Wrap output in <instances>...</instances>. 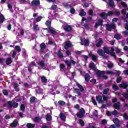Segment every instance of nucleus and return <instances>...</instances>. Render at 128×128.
Instances as JSON below:
<instances>
[{"label":"nucleus","instance_id":"nucleus-55","mask_svg":"<svg viewBox=\"0 0 128 128\" xmlns=\"http://www.w3.org/2000/svg\"><path fill=\"white\" fill-rule=\"evenodd\" d=\"M106 74H107L108 75H111V76H114V72L112 71H110V70H107L106 71Z\"/></svg>","mask_w":128,"mask_h":128},{"label":"nucleus","instance_id":"nucleus-59","mask_svg":"<svg viewBox=\"0 0 128 128\" xmlns=\"http://www.w3.org/2000/svg\"><path fill=\"white\" fill-rule=\"evenodd\" d=\"M121 5L122 6H123V8H128V4H126L124 2H122Z\"/></svg>","mask_w":128,"mask_h":128},{"label":"nucleus","instance_id":"nucleus-27","mask_svg":"<svg viewBox=\"0 0 128 128\" xmlns=\"http://www.w3.org/2000/svg\"><path fill=\"white\" fill-rule=\"evenodd\" d=\"M104 52H105V54H110V51L107 47H104Z\"/></svg>","mask_w":128,"mask_h":128},{"label":"nucleus","instance_id":"nucleus-1","mask_svg":"<svg viewBox=\"0 0 128 128\" xmlns=\"http://www.w3.org/2000/svg\"><path fill=\"white\" fill-rule=\"evenodd\" d=\"M76 86L78 87L80 90L78 88H75L74 89V92L75 94H78L79 96H82L81 92H84V86L80 84V83H77Z\"/></svg>","mask_w":128,"mask_h":128},{"label":"nucleus","instance_id":"nucleus-32","mask_svg":"<svg viewBox=\"0 0 128 128\" xmlns=\"http://www.w3.org/2000/svg\"><path fill=\"white\" fill-rule=\"evenodd\" d=\"M38 66H41V68H44L46 66V63H44V60H42L38 63Z\"/></svg>","mask_w":128,"mask_h":128},{"label":"nucleus","instance_id":"nucleus-14","mask_svg":"<svg viewBox=\"0 0 128 128\" xmlns=\"http://www.w3.org/2000/svg\"><path fill=\"white\" fill-rule=\"evenodd\" d=\"M113 122H114V124H115L116 126H117V128H120V120H118V118H114L113 120Z\"/></svg>","mask_w":128,"mask_h":128},{"label":"nucleus","instance_id":"nucleus-45","mask_svg":"<svg viewBox=\"0 0 128 128\" xmlns=\"http://www.w3.org/2000/svg\"><path fill=\"white\" fill-rule=\"evenodd\" d=\"M66 103L64 101L60 100L58 102V104H60V106H66Z\"/></svg>","mask_w":128,"mask_h":128},{"label":"nucleus","instance_id":"nucleus-9","mask_svg":"<svg viewBox=\"0 0 128 128\" xmlns=\"http://www.w3.org/2000/svg\"><path fill=\"white\" fill-rule=\"evenodd\" d=\"M81 44L82 46H90V41L86 39H81Z\"/></svg>","mask_w":128,"mask_h":128},{"label":"nucleus","instance_id":"nucleus-44","mask_svg":"<svg viewBox=\"0 0 128 128\" xmlns=\"http://www.w3.org/2000/svg\"><path fill=\"white\" fill-rule=\"evenodd\" d=\"M114 16H120V12L118 10L114 12Z\"/></svg>","mask_w":128,"mask_h":128},{"label":"nucleus","instance_id":"nucleus-42","mask_svg":"<svg viewBox=\"0 0 128 128\" xmlns=\"http://www.w3.org/2000/svg\"><path fill=\"white\" fill-rule=\"evenodd\" d=\"M89 68L90 70H94V68H96V64L94 63H92L90 64Z\"/></svg>","mask_w":128,"mask_h":128},{"label":"nucleus","instance_id":"nucleus-36","mask_svg":"<svg viewBox=\"0 0 128 128\" xmlns=\"http://www.w3.org/2000/svg\"><path fill=\"white\" fill-rule=\"evenodd\" d=\"M36 125L34 124H32L30 123L26 125V128H34Z\"/></svg>","mask_w":128,"mask_h":128},{"label":"nucleus","instance_id":"nucleus-62","mask_svg":"<svg viewBox=\"0 0 128 128\" xmlns=\"http://www.w3.org/2000/svg\"><path fill=\"white\" fill-rule=\"evenodd\" d=\"M108 124V121H106V120H103L102 121V124L103 126H104Z\"/></svg>","mask_w":128,"mask_h":128},{"label":"nucleus","instance_id":"nucleus-56","mask_svg":"<svg viewBox=\"0 0 128 128\" xmlns=\"http://www.w3.org/2000/svg\"><path fill=\"white\" fill-rule=\"evenodd\" d=\"M123 118L126 120H128V115L126 113H124Z\"/></svg>","mask_w":128,"mask_h":128},{"label":"nucleus","instance_id":"nucleus-43","mask_svg":"<svg viewBox=\"0 0 128 128\" xmlns=\"http://www.w3.org/2000/svg\"><path fill=\"white\" fill-rule=\"evenodd\" d=\"M108 92H110V88H107L104 89L103 91V94L104 95H106L108 94Z\"/></svg>","mask_w":128,"mask_h":128},{"label":"nucleus","instance_id":"nucleus-7","mask_svg":"<svg viewBox=\"0 0 128 128\" xmlns=\"http://www.w3.org/2000/svg\"><path fill=\"white\" fill-rule=\"evenodd\" d=\"M46 30H47L50 34H52L53 36L56 34V31L54 30V28L51 27V28H46Z\"/></svg>","mask_w":128,"mask_h":128},{"label":"nucleus","instance_id":"nucleus-10","mask_svg":"<svg viewBox=\"0 0 128 128\" xmlns=\"http://www.w3.org/2000/svg\"><path fill=\"white\" fill-rule=\"evenodd\" d=\"M104 74H106V71L98 70L96 73V76H97L98 78H102V76H104Z\"/></svg>","mask_w":128,"mask_h":128},{"label":"nucleus","instance_id":"nucleus-8","mask_svg":"<svg viewBox=\"0 0 128 128\" xmlns=\"http://www.w3.org/2000/svg\"><path fill=\"white\" fill-rule=\"evenodd\" d=\"M64 30L66 32H70L72 30V28L70 26L66 25L64 26Z\"/></svg>","mask_w":128,"mask_h":128},{"label":"nucleus","instance_id":"nucleus-39","mask_svg":"<svg viewBox=\"0 0 128 128\" xmlns=\"http://www.w3.org/2000/svg\"><path fill=\"white\" fill-rule=\"evenodd\" d=\"M36 97L34 96H32L30 98V102L31 104H34V102H36Z\"/></svg>","mask_w":128,"mask_h":128},{"label":"nucleus","instance_id":"nucleus-13","mask_svg":"<svg viewBox=\"0 0 128 128\" xmlns=\"http://www.w3.org/2000/svg\"><path fill=\"white\" fill-rule=\"evenodd\" d=\"M90 58H91L93 61L94 62H98V58H96V56L95 55L92 54V52H90V53L88 54Z\"/></svg>","mask_w":128,"mask_h":128},{"label":"nucleus","instance_id":"nucleus-11","mask_svg":"<svg viewBox=\"0 0 128 128\" xmlns=\"http://www.w3.org/2000/svg\"><path fill=\"white\" fill-rule=\"evenodd\" d=\"M40 52H42V54H44V50H46V44L44 43H42L40 45Z\"/></svg>","mask_w":128,"mask_h":128},{"label":"nucleus","instance_id":"nucleus-23","mask_svg":"<svg viewBox=\"0 0 128 128\" xmlns=\"http://www.w3.org/2000/svg\"><path fill=\"white\" fill-rule=\"evenodd\" d=\"M40 78L42 84H48V80L46 79V77L43 76H40Z\"/></svg>","mask_w":128,"mask_h":128},{"label":"nucleus","instance_id":"nucleus-19","mask_svg":"<svg viewBox=\"0 0 128 128\" xmlns=\"http://www.w3.org/2000/svg\"><path fill=\"white\" fill-rule=\"evenodd\" d=\"M97 52L100 56H106L104 51L102 50V49L98 50Z\"/></svg>","mask_w":128,"mask_h":128},{"label":"nucleus","instance_id":"nucleus-54","mask_svg":"<svg viewBox=\"0 0 128 128\" xmlns=\"http://www.w3.org/2000/svg\"><path fill=\"white\" fill-rule=\"evenodd\" d=\"M123 96L126 98V100H128V90L126 92V93H124L123 94Z\"/></svg>","mask_w":128,"mask_h":128},{"label":"nucleus","instance_id":"nucleus-22","mask_svg":"<svg viewBox=\"0 0 128 128\" xmlns=\"http://www.w3.org/2000/svg\"><path fill=\"white\" fill-rule=\"evenodd\" d=\"M102 44H104V40H102V38H100L98 40V42L96 44V46L97 48H100V46H102Z\"/></svg>","mask_w":128,"mask_h":128},{"label":"nucleus","instance_id":"nucleus-57","mask_svg":"<svg viewBox=\"0 0 128 128\" xmlns=\"http://www.w3.org/2000/svg\"><path fill=\"white\" fill-rule=\"evenodd\" d=\"M36 92L38 94H42V92L40 88H38V90H36Z\"/></svg>","mask_w":128,"mask_h":128},{"label":"nucleus","instance_id":"nucleus-50","mask_svg":"<svg viewBox=\"0 0 128 128\" xmlns=\"http://www.w3.org/2000/svg\"><path fill=\"white\" fill-rule=\"evenodd\" d=\"M64 8H72V6L70 4L68 3H66L64 5Z\"/></svg>","mask_w":128,"mask_h":128},{"label":"nucleus","instance_id":"nucleus-61","mask_svg":"<svg viewBox=\"0 0 128 128\" xmlns=\"http://www.w3.org/2000/svg\"><path fill=\"white\" fill-rule=\"evenodd\" d=\"M92 102L94 106H98V102H96V100H94V98H92Z\"/></svg>","mask_w":128,"mask_h":128},{"label":"nucleus","instance_id":"nucleus-51","mask_svg":"<svg viewBox=\"0 0 128 128\" xmlns=\"http://www.w3.org/2000/svg\"><path fill=\"white\" fill-rule=\"evenodd\" d=\"M20 110H22V112H24V110H26V106H24V104H21Z\"/></svg>","mask_w":128,"mask_h":128},{"label":"nucleus","instance_id":"nucleus-6","mask_svg":"<svg viewBox=\"0 0 128 128\" xmlns=\"http://www.w3.org/2000/svg\"><path fill=\"white\" fill-rule=\"evenodd\" d=\"M32 6H40V0H34L31 3Z\"/></svg>","mask_w":128,"mask_h":128},{"label":"nucleus","instance_id":"nucleus-40","mask_svg":"<svg viewBox=\"0 0 128 128\" xmlns=\"http://www.w3.org/2000/svg\"><path fill=\"white\" fill-rule=\"evenodd\" d=\"M114 108L116 110H120V106L118 104L115 103Z\"/></svg>","mask_w":128,"mask_h":128},{"label":"nucleus","instance_id":"nucleus-46","mask_svg":"<svg viewBox=\"0 0 128 128\" xmlns=\"http://www.w3.org/2000/svg\"><path fill=\"white\" fill-rule=\"evenodd\" d=\"M112 88L114 90H120L118 86L116 84H114L112 86Z\"/></svg>","mask_w":128,"mask_h":128},{"label":"nucleus","instance_id":"nucleus-20","mask_svg":"<svg viewBox=\"0 0 128 128\" xmlns=\"http://www.w3.org/2000/svg\"><path fill=\"white\" fill-rule=\"evenodd\" d=\"M119 87L123 90H126L128 88V83H123L122 84H120Z\"/></svg>","mask_w":128,"mask_h":128},{"label":"nucleus","instance_id":"nucleus-64","mask_svg":"<svg viewBox=\"0 0 128 128\" xmlns=\"http://www.w3.org/2000/svg\"><path fill=\"white\" fill-rule=\"evenodd\" d=\"M89 15L91 16H94V10H89Z\"/></svg>","mask_w":128,"mask_h":128},{"label":"nucleus","instance_id":"nucleus-41","mask_svg":"<svg viewBox=\"0 0 128 128\" xmlns=\"http://www.w3.org/2000/svg\"><path fill=\"white\" fill-rule=\"evenodd\" d=\"M102 98H103V101L108 102V97L106 96L105 95H102Z\"/></svg>","mask_w":128,"mask_h":128},{"label":"nucleus","instance_id":"nucleus-49","mask_svg":"<svg viewBox=\"0 0 128 128\" xmlns=\"http://www.w3.org/2000/svg\"><path fill=\"white\" fill-rule=\"evenodd\" d=\"M122 78L119 76L116 79V82L117 84H120V82H122Z\"/></svg>","mask_w":128,"mask_h":128},{"label":"nucleus","instance_id":"nucleus-21","mask_svg":"<svg viewBox=\"0 0 128 128\" xmlns=\"http://www.w3.org/2000/svg\"><path fill=\"white\" fill-rule=\"evenodd\" d=\"M18 124V120H14V122L10 124L11 128H16Z\"/></svg>","mask_w":128,"mask_h":128},{"label":"nucleus","instance_id":"nucleus-31","mask_svg":"<svg viewBox=\"0 0 128 128\" xmlns=\"http://www.w3.org/2000/svg\"><path fill=\"white\" fill-rule=\"evenodd\" d=\"M33 29L34 32H38V30H40V28L38 27V25L34 24Z\"/></svg>","mask_w":128,"mask_h":128},{"label":"nucleus","instance_id":"nucleus-2","mask_svg":"<svg viewBox=\"0 0 128 128\" xmlns=\"http://www.w3.org/2000/svg\"><path fill=\"white\" fill-rule=\"evenodd\" d=\"M7 104L8 108H18L19 104L16 102L9 101L7 102Z\"/></svg>","mask_w":128,"mask_h":128},{"label":"nucleus","instance_id":"nucleus-15","mask_svg":"<svg viewBox=\"0 0 128 128\" xmlns=\"http://www.w3.org/2000/svg\"><path fill=\"white\" fill-rule=\"evenodd\" d=\"M96 100L98 102V104H104V100H102V96H96Z\"/></svg>","mask_w":128,"mask_h":128},{"label":"nucleus","instance_id":"nucleus-29","mask_svg":"<svg viewBox=\"0 0 128 128\" xmlns=\"http://www.w3.org/2000/svg\"><path fill=\"white\" fill-rule=\"evenodd\" d=\"M57 56H58V58L60 60H62V58H64V54H62V51L60 50L57 53Z\"/></svg>","mask_w":128,"mask_h":128},{"label":"nucleus","instance_id":"nucleus-38","mask_svg":"<svg viewBox=\"0 0 128 128\" xmlns=\"http://www.w3.org/2000/svg\"><path fill=\"white\" fill-rule=\"evenodd\" d=\"M65 64L68 68H72V63L68 60H64Z\"/></svg>","mask_w":128,"mask_h":128},{"label":"nucleus","instance_id":"nucleus-48","mask_svg":"<svg viewBox=\"0 0 128 128\" xmlns=\"http://www.w3.org/2000/svg\"><path fill=\"white\" fill-rule=\"evenodd\" d=\"M2 92L4 96H8V90H3Z\"/></svg>","mask_w":128,"mask_h":128},{"label":"nucleus","instance_id":"nucleus-58","mask_svg":"<svg viewBox=\"0 0 128 128\" xmlns=\"http://www.w3.org/2000/svg\"><path fill=\"white\" fill-rule=\"evenodd\" d=\"M74 108H76V110H80V104H77L74 106Z\"/></svg>","mask_w":128,"mask_h":128},{"label":"nucleus","instance_id":"nucleus-25","mask_svg":"<svg viewBox=\"0 0 128 128\" xmlns=\"http://www.w3.org/2000/svg\"><path fill=\"white\" fill-rule=\"evenodd\" d=\"M5 20H6V18H4V14H1L0 15V22L1 24H4Z\"/></svg>","mask_w":128,"mask_h":128},{"label":"nucleus","instance_id":"nucleus-12","mask_svg":"<svg viewBox=\"0 0 128 128\" xmlns=\"http://www.w3.org/2000/svg\"><path fill=\"white\" fill-rule=\"evenodd\" d=\"M114 0H108V6L110 8H116V3H114Z\"/></svg>","mask_w":128,"mask_h":128},{"label":"nucleus","instance_id":"nucleus-3","mask_svg":"<svg viewBox=\"0 0 128 128\" xmlns=\"http://www.w3.org/2000/svg\"><path fill=\"white\" fill-rule=\"evenodd\" d=\"M86 114V110L83 108H82L79 112L77 113L76 116L78 118H84V115Z\"/></svg>","mask_w":128,"mask_h":128},{"label":"nucleus","instance_id":"nucleus-5","mask_svg":"<svg viewBox=\"0 0 128 128\" xmlns=\"http://www.w3.org/2000/svg\"><path fill=\"white\" fill-rule=\"evenodd\" d=\"M104 26V20L102 19H100L98 22L95 24V28H98L100 26Z\"/></svg>","mask_w":128,"mask_h":128},{"label":"nucleus","instance_id":"nucleus-60","mask_svg":"<svg viewBox=\"0 0 128 128\" xmlns=\"http://www.w3.org/2000/svg\"><path fill=\"white\" fill-rule=\"evenodd\" d=\"M40 117H36L34 119V122H40Z\"/></svg>","mask_w":128,"mask_h":128},{"label":"nucleus","instance_id":"nucleus-17","mask_svg":"<svg viewBox=\"0 0 128 128\" xmlns=\"http://www.w3.org/2000/svg\"><path fill=\"white\" fill-rule=\"evenodd\" d=\"M100 18H103V20H108V13L104 12L100 14Z\"/></svg>","mask_w":128,"mask_h":128},{"label":"nucleus","instance_id":"nucleus-28","mask_svg":"<svg viewBox=\"0 0 128 128\" xmlns=\"http://www.w3.org/2000/svg\"><path fill=\"white\" fill-rule=\"evenodd\" d=\"M85 80L88 82L90 80V76L88 74H86L85 76Z\"/></svg>","mask_w":128,"mask_h":128},{"label":"nucleus","instance_id":"nucleus-24","mask_svg":"<svg viewBox=\"0 0 128 128\" xmlns=\"http://www.w3.org/2000/svg\"><path fill=\"white\" fill-rule=\"evenodd\" d=\"M79 16H82V18H83V16H86V12H84V9L81 10V11L79 14Z\"/></svg>","mask_w":128,"mask_h":128},{"label":"nucleus","instance_id":"nucleus-34","mask_svg":"<svg viewBox=\"0 0 128 128\" xmlns=\"http://www.w3.org/2000/svg\"><path fill=\"white\" fill-rule=\"evenodd\" d=\"M79 124L82 128H84V126H86V124L84 123V120H82V119H80L79 120Z\"/></svg>","mask_w":128,"mask_h":128},{"label":"nucleus","instance_id":"nucleus-26","mask_svg":"<svg viewBox=\"0 0 128 128\" xmlns=\"http://www.w3.org/2000/svg\"><path fill=\"white\" fill-rule=\"evenodd\" d=\"M12 58H9L6 59V64L7 66H10V64H12Z\"/></svg>","mask_w":128,"mask_h":128},{"label":"nucleus","instance_id":"nucleus-33","mask_svg":"<svg viewBox=\"0 0 128 128\" xmlns=\"http://www.w3.org/2000/svg\"><path fill=\"white\" fill-rule=\"evenodd\" d=\"M114 38L118 40H122V36L118 34H116L114 36Z\"/></svg>","mask_w":128,"mask_h":128},{"label":"nucleus","instance_id":"nucleus-37","mask_svg":"<svg viewBox=\"0 0 128 128\" xmlns=\"http://www.w3.org/2000/svg\"><path fill=\"white\" fill-rule=\"evenodd\" d=\"M46 24L48 28H52V22L50 21H47Z\"/></svg>","mask_w":128,"mask_h":128},{"label":"nucleus","instance_id":"nucleus-4","mask_svg":"<svg viewBox=\"0 0 128 128\" xmlns=\"http://www.w3.org/2000/svg\"><path fill=\"white\" fill-rule=\"evenodd\" d=\"M106 30L108 32H112V30H116V24L114 23L112 24H106Z\"/></svg>","mask_w":128,"mask_h":128},{"label":"nucleus","instance_id":"nucleus-53","mask_svg":"<svg viewBox=\"0 0 128 128\" xmlns=\"http://www.w3.org/2000/svg\"><path fill=\"white\" fill-rule=\"evenodd\" d=\"M108 15V16H114V12L109 11Z\"/></svg>","mask_w":128,"mask_h":128},{"label":"nucleus","instance_id":"nucleus-63","mask_svg":"<svg viewBox=\"0 0 128 128\" xmlns=\"http://www.w3.org/2000/svg\"><path fill=\"white\" fill-rule=\"evenodd\" d=\"M56 8H58V6L56 5H52V10H56Z\"/></svg>","mask_w":128,"mask_h":128},{"label":"nucleus","instance_id":"nucleus-35","mask_svg":"<svg viewBox=\"0 0 128 128\" xmlns=\"http://www.w3.org/2000/svg\"><path fill=\"white\" fill-rule=\"evenodd\" d=\"M52 118L50 114H47L46 116V120H48V122H50L52 120Z\"/></svg>","mask_w":128,"mask_h":128},{"label":"nucleus","instance_id":"nucleus-18","mask_svg":"<svg viewBox=\"0 0 128 128\" xmlns=\"http://www.w3.org/2000/svg\"><path fill=\"white\" fill-rule=\"evenodd\" d=\"M72 44L70 43V42H66V45L64 46V48L66 50H68L70 48H72Z\"/></svg>","mask_w":128,"mask_h":128},{"label":"nucleus","instance_id":"nucleus-16","mask_svg":"<svg viewBox=\"0 0 128 128\" xmlns=\"http://www.w3.org/2000/svg\"><path fill=\"white\" fill-rule=\"evenodd\" d=\"M60 118L62 122H66V116L64 113H60Z\"/></svg>","mask_w":128,"mask_h":128},{"label":"nucleus","instance_id":"nucleus-47","mask_svg":"<svg viewBox=\"0 0 128 128\" xmlns=\"http://www.w3.org/2000/svg\"><path fill=\"white\" fill-rule=\"evenodd\" d=\"M15 50L18 52H22V48H20V46H17L15 47Z\"/></svg>","mask_w":128,"mask_h":128},{"label":"nucleus","instance_id":"nucleus-52","mask_svg":"<svg viewBox=\"0 0 128 128\" xmlns=\"http://www.w3.org/2000/svg\"><path fill=\"white\" fill-rule=\"evenodd\" d=\"M42 20V16H38L36 19V22H40Z\"/></svg>","mask_w":128,"mask_h":128},{"label":"nucleus","instance_id":"nucleus-30","mask_svg":"<svg viewBox=\"0 0 128 128\" xmlns=\"http://www.w3.org/2000/svg\"><path fill=\"white\" fill-rule=\"evenodd\" d=\"M14 88H15L16 92H20V85L18 84V83H16L14 84Z\"/></svg>","mask_w":128,"mask_h":128}]
</instances>
